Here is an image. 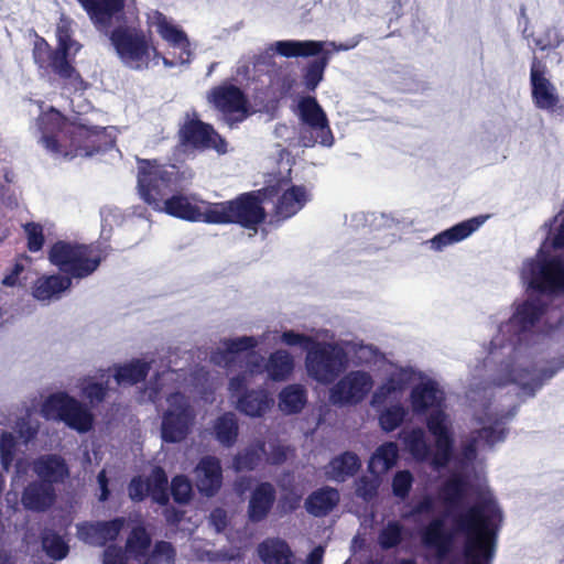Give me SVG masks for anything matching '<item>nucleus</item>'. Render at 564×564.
Segmentation results:
<instances>
[{"instance_id":"79ce46f5","label":"nucleus","mask_w":564,"mask_h":564,"mask_svg":"<svg viewBox=\"0 0 564 564\" xmlns=\"http://www.w3.org/2000/svg\"><path fill=\"white\" fill-rule=\"evenodd\" d=\"M306 402V390L301 384L286 386L279 393V408L285 414L300 413Z\"/></svg>"},{"instance_id":"39448f33","label":"nucleus","mask_w":564,"mask_h":564,"mask_svg":"<svg viewBox=\"0 0 564 564\" xmlns=\"http://www.w3.org/2000/svg\"><path fill=\"white\" fill-rule=\"evenodd\" d=\"M265 218L260 191L241 193L225 202L207 203L206 224H236L246 229H256Z\"/></svg>"},{"instance_id":"f03ea898","label":"nucleus","mask_w":564,"mask_h":564,"mask_svg":"<svg viewBox=\"0 0 564 564\" xmlns=\"http://www.w3.org/2000/svg\"><path fill=\"white\" fill-rule=\"evenodd\" d=\"M455 530L465 535L464 557L466 564H491L502 512L491 498L475 502L465 512L453 516Z\"/></svg>"},{"instance_id":"f3484780","label":"nucleus","mask_w":564,"mask_h":564,"mask_svg":"<svg viewBox=\"0 0 564 564\" xmlns=\"http://www.w3.org/2000/svg\"><path fill=\"white\" fill-rule=\"evenodd\" d=\"M128 496L133 502H142L147 497L159 506H167L170 502L169 478L161 466H154L147 478L133 476L127 487Z\"/></svg>"},{"instance_id":"6e6d98bb","label":"nucleus","mask_w":564,"mask_h":564,"mask_svg":"<svg viewBox=\"0 0 564 564\" xmlns=\"http://www.w3.org/2000/svg\"><path fill=\"white\" fill-rule=\"evenodd\" d=\"M403 389V381L401 379H395L393 377L388 378V380L379 386L377 390L373 392L371 398V405L377 408L383 404L387 399Z\"/></svg>"},{"instance_id":"69168bd1","label":"nucleus","mask_w":564,"mask_h":564,"mask_svg":"<svg viewBox=\"0 0 564 564\" xmlns=\"http://www.w3.org/2000/svg\"><path fill=\"white\" fill-rule=\"evenodd\" d=\"M478 438L485 441L488 445H494L505 438V431L497 430L494 426H485L478 431Z\"/></svg>"},{"instance_id":"ea45409f","label":"nucleus","mask_w":564,"mask_h":564,"mask_svg":"<svg viewBox=\"0 0 564 564\" xmlns=\"http://www.w3.org/2000/svg\"><path fill=\"white\" fill-rule=\"evenodd\" d=\"M398 457L399 448L397 443L386 442L371 455L368 469L372 474H384L397 464Z\"/></svg>"},{"instance_id":"7ed1b4c3","label":"nucleus","mask_w":564,"mask_h":564,"mask_svg":"<svg viewBox=\"0 0 564 564\" xmlns=\"http://www.w3.org/2000/svg\"><path fill=\"white\" fill-rule=\"evenodd\" d=\"M410 402L412 411L416 415L425 414L433 409L426 417V427L435 438V452L431 463L435 468L447 466L454 453V437L448 416L442 409L443 392L435 381L421 382L412 388Z\"/></svg>"},{"instance_id":"f257e3e1","label":"nucleus","mask_w":564,"mask_h":564,"mask_svg":"<svg viewBox=\"0 0 564 564\" xmlns=\"http://www.w3.org/2000/svg\"><path fill=\"white\" fill-rule=\"evenodd\" d=\"M189 177L175 164L138 159V189L145 204L175 218L206 223L208 202H203L202 208L182 194Z\"/></svg>"},{"instance_id":"0eeeda50","label":"nucleus","mask_w":564,"mask_h":564,"mask_svg":"<svg viewBox=\"0 0 564 564\" xmlns=\"http://www.w3.org/2000/svg\"><path fill=\"white\" fill-rule=\"evenodd\" d=\"M41 414L45 420L63 422L78 433L89 432L95 422L90 409L66 392L50 394L42 403Z\"/></svg>"},{"instance_id":"393cba45","label":"nucleus","mask_w":564,"mask_h":564,"mask_svg":"<svg viewBox=\"0 0 564 564\" xmlns=\"http://www.w3.org/2000/svg\"><path fill=\"white\" fill-rule=\"evenodd\" d=\"M484 217H473L435 235L429 240L431 249L442 251L444 248L460 242L475 232L484 223Z\"/></svg>"},{"instance_id":"13d9d810","label":"nucleus","mask_w":564,"mask_h":564,"mask_svg":"<svg viewBox=\"0 0 564 564\" xmlns=\"http://www.w3.org/2000/svg\"><path fill=\"white\" fill-rule=\"evenodd\" d=\"M176 557V550L171 542L158 541L155 542L151 553L150 561L154 564H174Z\"/></svg>"},{"instance_id":"c756f323","label":"nucleus","mask_w":564,"mask_h":564,"mask_svg":"<svg viewBox=\"0 0 564 564\" xmlns=\"http://www.w3.org/2000/svg\"><path fill=\"white\" fill-rule=\"evenodd\" d=\"M339 500V491L336 488L325 486L311 492L304 506L310 514L325 517L334 510Z\"/></svg>"},{"instance_id":"4d7b16f0","label":"nucleus","mask_w":564,"mask_h":564,"mask_svg":"<svg viewBox=\"0 0 564 564\" xmlns=\"http://www.w3.org/2000/svg\"><path fill=\"white\" fill-rule=\"evenodd\" d=\"M414 477L408 469L399 470L392 478V492L400 499H405L412 489Z\"/></svg>"},{"instance_id":"9d476101","label":"nucleus","mask_w":564,"mask_h":564,"mask_svg":"<svg viewBox=\"0 0 564 564\" xmlns=\"http://www.w3.org/2000/svg\"><path fill=\"white\" fill-rule=\"evenodd\" d=\"M169 408L164 411L161 422V438L174 444L184 441L192 431L196 413L183 392L175 391L166 397Z\"/></svg>"},{"instance_id":"49530a36","label":"nucleus","mask_w":564,"mask_h":564,"mask_svg":"<svg viewBox=\"0 0 564 564\" xmlns=\"http://www.w3.org/2000/svg\"><path fill=\"white\" fill-rule=\"evenodd\" d=\"M41 543L47 556L55 561L65 558L69 552L68 544L52 529H45L42 532Z\"/></svg>"},{"instance_id":"09e8293b","label":"nucleus","mask_w":564,"mask_h":564,"mask_svg":"<svg viewBox=\"0 0 564 564\" xmlns=\"http://www.w3.org/2000/svg\"><path fill=\"white\" fill-rule=\"evenodd\" d=\"M408 411L401 404H393L380 412L378 421L382 431L390 433L404 422Z\"/></svg>"},{"instance_id":"423d86ee","label":"nucleus","mask_w":564,"mask_h":564,"mask_svg":"<svg viewBox=\"0 0 564 564\" xmlns=\"http://www.w3.org/2000/svg\"><path fill=\"white\" fill-rule=\"evenodd\" d=\"M107 34L121 62L132 69H147L151 62V53L158 54L151 36L140 26L120 24L112 30L109 29Z\"/></svg>"},{"instance_id":"2f4dec72","label":"nucleus","mask_w":564,"mask_h":564,"mask_svg":"<svg viewBox=\"0 0 564 564\" xmlns=\"http://www.w3.org/2000/svg\"><path fill=\"white\" fill-rule=\"evenodd\" d=\"M422 542L425 546L435 549L437 555H446L453 543V534L444 528V521L440 518L432 520L422 531Z\"/></svg>"},{"instance_id":"a18cd8bd","label":"nucleus","mask_w":564,"mask_h":564,"mask_svg":"<svg viewBox=\"0 0 564 564\" xmlns=\"http://www.w3.org/2000/svg\"><path fill=\"white\" fill-rule=\"evenodd\" d=\"M265 454V443L258 441L254 445L236 454L232 459V467L236 471H250L256 469Z\"/></svg>"},{"instance_id":"f704fd0d","label":"nucleus","mask_w":564,"mask_h":564,"mask_svg":"<svg viewBox=\"0 0 564 564\" xmlns=\"http://www.w3.org/2000/svg\"><path fill=\"white\" fill-rule=\"evenodd\" d=\"M150 369V362L142 359H132L127 364L116 365L113 378L120 386H134L147 379Z\"/></svg>"},{"instance_id":"dca6fc26","label":"nucleus","mask_w":564,"mask_h":564,"mask_svg":"<svg viewBox=\"0 0 564 564\" xmlns=\"http://www.w3.org/2000/svg\"><path fill=\"white\" fill-rule=\"evenodd\" d=\"M178 138L182 145L197 150H216L224 154L227 151L226 140L209 123L202 121L195 113L186 120L178 130Z\"/></svg>"},{"instance_id":"e433bc0d","label":"nucleus","mask_w":564,"mask_h":564,"mask_svg":"<svg viewBox=\"0 0 564 564\" xmlns=\"http://www.w3.org/2000/svg\"><path fill=\"white\" fill-rule=\"evenodd\" d=\"M215 440L224 447H232L239 435V423L235 413L225 412L213 423Z\"/></svg>"},{"instance_id":"774afa93","label":"nucleus","mask_w":564,"mask_h":564,"mask_svg":"<svg viewBox=\"0 0 564 564\" xmlns=\"http://www.w3.org/2000/svg\"><path fill=\"white\" fill-rule=\"evenodd\" d=\"M301 500V495L290 491L281 496L280 505L284 512H293L300 507Z\"/></svg>"},{"instance_id":"37998d69","label":"nucleus","mask_w":564,"mask_h":564,"mask_svg":"<svg viewBox=\"0 0 564 564\" xmlns=\"http://www.w3.org/2000/svg\"><path fill=\"white\" fill-rule=\"evenodd\" d=\"M155 25L160 36L171 46L182 50H186L189 46V41L186 33L170 22L163 13L158 12Z\"/></svg>"},{"instance_id":"6ab92c4d","label":"nucleus","mask_w":564,"mask_h":564,"mask_svg":"<svg viewBox=\"0 0 564 564\" xmlns=\"http://www.w3.org/2000/svg\"><path fill=\"white\" fill-rule=\"evenodd\" d=\"M372 386L370 373L362 370L350 371L333 387L330 399L334 403L358 404L367 397Z\"/></svg>"},{"instance_id":"20e7f679","label":"nucleus","mask_w":564,"mask_h":564,"mask_svg":"<svg viewBox=\"0 0 564 564\" xmlns=\"http://www.w3.org/2000/svg\"><path fill=\"white\" fill-rule=\"evenodd\" d=\"M47 258L65 276L82 280L98 270L106 254L95 243L57 240L51 246Z\"/></svg>"},{"instance_id":"a19ab883","label":"nucleus","mask_w":564,"mask_h":564,"mask_svg":"<svg viewBox=\"0 0 564 564\" xmlns=\"http://www.w3.org/2000/svg\"><path fill=\"white\" fill-rule=\"evenodd\" d=\"M264 369L273 381H284L294 369L293 357L286 350L278 349L269 356Z\"/></svg>"},{"instance_id":"a211bd4d","label":"nucleus","mask_w":564,"mask_h":564,"mask_svg":"<svg viewBox=\"0 0 564 564\" xmlns=\"http://www.w3.org/2000/svg\"><path fill=\"white\" fill-rule=\"evenodd\" d=\"M70 124H73V121H68L55 108L42 112L37 118V127L42 133L41 142L43 147L52 154L61 156L65 139L68 135L66 130Z\"/></svg>"},{"instance_id":"8fccbe9b","label":"nucleus","mask_w":564,"mask_h":564,"mask_svg":"<svg viewBox=\"0 0 564 564\" xmlns=\"http://www.w3.org/2000/svg\"><path fill=\"white\" fill-rule=\"evenodd\" d=\"M403 540V525L397 521H389L379 532L378 542L383 550L397 547Z\"/></svg>"},{"instance_id":"9b49d317","label":"nucleus","mask_w":564,"mask_h":564,"mask_svg":"<svg viewBox=\"0 0 564 564\" xmlns=\"http://www.w3.org/2000/svg\"><path fill=\"white\" fill-rule=\"evenodd\" d=\"M33 62L41 76H56L67 84L80 79V74L70 62L73 53L61 47H52L41 35L35 34L32 48Z\"/></svg>"},{"instance_id":"2eb2a0df","label":"nucleus","mask_w":564,"mask_h":564,"mask_svg":"<svg viewBox=\"0 0 564 564\" xmlns=\"http://www.w3.org/2000/svg\"><path fill=\"white\" fill-rule=\"evenodd\" d=\"M546 65L533 55L530 68L531 97L535 108L564 117V105L554 84L546 77Z\"/></svg>"},{"instance_id":"7c9ffc66","label":"nucleus","mask_w":564,"mask_h":564,"mask_svg":"<svg viewBox=\"0 0 564 564\" xmlns=\"http://www.w3.org/2000/svg\"><path fill=\"white\" fill-rule=\"evenodd\" d=\"M273 400L264 389L245 391L237 399V410L250 417H261L271 408Z\"/></svg>"},{"instance_id":"f8f14e48","label":"nucleus","mask_w":564,"mask_h":564,"mask_svg":"<svg viewBox=\"0 0 564 564\" xmlns=\"http://www.w3.org/2000/svg\"><path fill=\"white\" fill-rule=\"evenodd\" d=\"M347 364L345 350L336 344L315 341L308 349L305 366L308 375L321 383H332Z\"/></svg>"},{"instance_id":"4c0bfd02","label":"nucleus","mask_w":564,"mask_h":564,"mask_svg":"<svg viewBox=\"0 0 564 564\" xmlns=\"http://www.w3.org/2000/svg\"><path fill=\"white\" fill-rule=\"evenodd\" d=\"M257 345L258 340L252 336L226 339L224 341L225 349L215 352L212 359L217 365L224 364L229 367L234 362V355L252 351Z\"/></svg>"},{"instance_id":"680f3d73","label":"nucleus","mask_w":564,"mask_h":564,"mask_svg":"<svg viewBox=\"0 0 564 564\" xmlns=\"http://www.w3.org/2000/svg\"><path fill=\"white\" fill-rule=\"evenodd\" d=\"M282 343H284L288 346H300L304 348L306 351L314 345L316 341L314 338H312L308 335L295 333L294 330H285L282 333L281 336Z\"/></svg>"},{"instance_id":"ddd939ff","label":"nucleus","mask_w":564,"mask_h":564,"mask_svg":"<svg viewBox=\"0 0 564 564\" xmlns=\"http://www.w3.org/2000/svg\"><path fill=\"white\" fill-rule=\"evenodd\" d=\"M66 131L68 135L62 149L63 158H88L109 149L110 139L105 127L73 122Z\"/></svg>"},{"instance_id":"cd10ccee","label":"nucleus","mask_w":564,"mask_h":564,"mask_svg":"<svg viewBox=\"0 0 564 564\" xmlns=\"http://www.w3.org/2000/svg\"><path fill=\"white\" fill-rule=\"evenodd\" d=\"M34 470L41 481L46 484L62 482L68 476V467L63 457L47 454L39 457L34 463Z\"/></svg>"},{"instance_id":"e2e57ef3","label":"nucleus","mask_w":564,"mask_h":564,"mask_svg":"<svg viewBox=\"0 0 564 564\" xmlns=\"http://www.w3.org/2000/svg\"><path fill=\"white\" fill-rule=\"evenodd\" d=\"M356 494L366 501L371 500L378 494L377 481L367 476L360 477L357 482Z\"/></svg>"},{"instance_id":"b1692460","label":"nucleus","mask_w":564,"mask_h":564,"mask_svg":"<svg viewBox=\"0 0 564 564\" xmlns=\"http://www.w3.org/2000/svg\"><path fill=\"white\" fill-rule=\"evenodd\" d=\"M196 486L207 497L214 496L221 487L223 469L215 456L203 457L196 466Z\"/></svg>"},{"instance_id":"3c124183","label":"nucleus","mask_w":564,"mask_h":564,"mask_svg":"<svg viewBox=\"0 0 564 564\" xmlns=\"http://www.w3.org/2000/svg\"><path fill=\"white\" fill-rule=\"evenodd\" d=\"M57 47L73 53L75 56L82 48V44L73 39L72 21L61 19L56 26Z\"/></svg>"},{"instance_id":"72a5a7b5","label":"nucleus","mask_w":564,"mask_h":564,"mask_svg":"<svg viewBox=\"0 0 564 564\" xmlns=\"http://www.w3.org/2000/svg\"><path fill=\"white\" fill-rule=\"evenodd\" d=\"M328 467L329 471L327 474L329 478L343 482L358 473L361 462L356 453L346 451L333 457Z\"/></svg>"},{"instance_id":"338daca9","label":"nucleus","mask_w":564,"mask_h":564,"mask_svg":"<svg viewBox=\"0 0 564 564\" xmlns=\"http://www.w3.org/2000/svg\"><path fill=\"white\" fill-rule=\"evenodd\" d=\"M104 564H127V557L120 547L109 545L104 551Z\"/></svg>"},{"instance_id":"864d4df0","label":"nucleus","mask_w":564,"mask_h":564,"mask_svg":"<svg viewBox=\"0 0 564 564\" xmlns=\"http://www.w3.org/2000/svg\"><path fill=\"white\" fill-rule=\"evenodd\" d=\"M170 492L176 503H187L193 494L192 484L186 476L177 475L172 478Z\"/></svg>"},{"instance_id":"c9c22d12","label":"nucleus","mask_w":564,"mask_h":564,"mask_svg":"<svg viewBox=\"0 0 564 564\" xmlns=\"http://www.w3.org/2000/svg\"><path fill=\"white\" fill-rule=\"evenodd\" d=\"M468 488L469 484L462 475H453L442 484L440 496L448 511H453L460 506L467 496Z\"/></svg>"},{"instance_id":"1a4fd4ad","label":"nucleus","mask_w":564,"mask_h":564,"mask_svg":"<svg viewBox=\"0 0 564 564\" xmlns=\"http://www.w3.org/2000/svg\"><path fill=\"white\" fill-rule=\"evenodd\" d=\"M274 47L276 54L288 58L316 56L303 70V83L306 89L314 91L323 80L330 58L329 52H324V43L313 40H284L275 42Z\"/></svg>"},{"instance_id":"0e129e2a","label":"nucleus","mask_w":564,"mask_h":564,"mask_svg":"<svg viewBox=\"0 0 564 564\" xmlns=\"http://www.w3.org/2000/svg\"><path fill=\"white\" fill-rule=\"evenodd\" d=\"M289 447L284 446L280 443H274L270 445V452H265L267 463L270 465H282L288 459Z\"/></svg>"},{"instance_id":"4468645a","label":"nucleus","mask_w":564,"mask_h":564,"mask_svg":"<svg viewBox=\"0 0 564 564\" xmlns=\"http://www.w3.org/2000/svg\"><path fill=\"white\" fill-rule=\"evenodd\" d=\"M528 286L543 295H558L564 292V259L561 256L529 260Z\"/></svg>"},{"instance_id":"bf43d9fd","label":"nucleus","mask_w":564,"mask_h":564,"mask_svg":"<svg viewBox=\"0 0 564 564\" xmlns=\"http://www.w3.org/2000/svg\"><path fill=\"white\" fill-rule=\"evenodd\" d=\"M564 42L561 30L555 26L546 28L544 33L534 40L535 46L541 50H552L558 47Z\"/></svg>"},{"instance_id":"c85d7f7f","label":"nucleus","mask_w":564,"mask_h":564,"mask_svg":"<svg viewBox=\"0 0 564 564\" xmlns=\"http://www.w3.org/2000/svg\"><path fill=\"white\" fill-rule=\"evenodd\" d=\"M310 199V195L303 185H292L279 196L275 204V215L288 219L297 214Z\"/></svg>"},{"instance_id":"052dcab7","label":"nucleus","mask_w":564,"mask_h":564,"mask_svg":"<svg viewBox=\"0 0 564 564\" xmlns=\"http://www.w3.org/2000/svg\"><path fill=\"white\" fill-rule=\"evenodd\" d=\"M15 451V440L11 433L4 432L0 438V460L4 468L12 463Z\"/></svg>"},{"instance_id":"603ef678","label":"nucleus","mask_w":564,"mask_h":564,"mask_svg":"<svg viewBox=\"0 0 564 564\" xmlns=\"http://www.w3.org/2000/svg\"><path fill=\"white\" fill-rule=\"evenodd\" d=\"M109 387L108 382H97L87 379L83 383L82 393L91 406H97L106 400Z\"/></svg>"},{"instance_id":"5fc2aeb1","label":"nucleus","mask_w":564,"mask_h":564,"mask_svg":"<svg viewBox=\"0 0 564 564\" xmlns=\"http://www.w3.org/2000/svg\"><path fill=\"white\" fill-rule=\"evenodd\" d=\"M23 230L26 236V248L30 252H39L45 243L44 228L40 223L29 221Z\"/></svg>"},{"instance_id":"473e14b6","label":"nucleus","mask_w":564,"mask_h":564,"mask_svg":"<svg viewBox=\"0 0 564 564\" xmlns=\"http://www.w3.org/2000/svg\"><path fill=\"white\" fill-rule=\"evenodd\" d=\"M257 551L263 564H292L294 557L290 545L279 538L265 539Z\"/></svg>"},{"instance_id":"de8ad7c7","label":"nucleus","mask_w":564,"mask_h":564,"mask_svg":"<svg viewBox=\"0 0 564 564\" xmlns=\"http://www.w3.org/2000/svg\"><path fill=\"white\" fill-rule=\"evenodd\" d=\"M411 455L417 462H426L431 457V448L426 442L423 429H412L403 438Z\"/></svg>"},{"instance_id":"412c9836","label":"nucleus","mask_w":564,"mask_h":564,"mask_svg":"<svg viewBox=\"0 0 564 564\" xmlns=\"http://www.w3.org/2000/svg\"><path fill=\"white\" fill-rule=\"evenodd\" d=\"M209 101L224 115H246L248 111L246 94L232 84L214 87L209 93Z\"/></svg>"},{"instance_id":"aec40b11","label":"nucleus","mask_w":564,"mask_h":564,"mask_svg":"<svg viewBox=\"0 0 564 564\" xmlns=\"http://www.w3.org/2000/svg\"><path fill=\"white\" fill-rule=\"evenodd\" d=\"M126 524V518L117 517L108 521L84 522L78 525L82 541L95 546H105L116 541Z\"/></svg>"},{"instance_id":"5701e85b","label":"nucleus","mask_w":564,"mask_h":564,"mask_svg":"<svg viewBox=\"0 0 564 564\" xmlns=\"http://www.w3.org/2000/svg\"><path fill=\"white\" fill-rule=\"evenodd\" d=\"M276 499L274 486L269 481L258 484L251 491L247 517L250 522L259 523L268 518Z\"/></svg>"},{"instance_id":"a878e982","label":"nucleus","mask_w":564,"mask_h":564,"mask_svg":"<svg viewBox=\"0 0 564 564\" xmlns=\"http://www.w3.org/2000/svg\"><path fill=\"white\" fill-rule=\"evenodd\" d=\"M56 499L55 489L51 484L33 481L28 485L22 495L24 507L33 511H45Z\"/></svg>"},{"instance_id":"4be33fe9","label":"nucleus","mask_w":564,"mask_h":564,"mask_svg":"<svg viewBox=\"0 0 564 564\" xmlns=\"http://www.w3.org/2000/svg\"><path fill=\"white\" fill-rule=\"evenodd\" d=\"M100 32L108 33L112 18L124 9V0H78Z\"/></svg>"},{"instance_id":"58836bf2","label":"nucleus","mask_w":564,"mask_h":564,"mask_svg":"<svg viewBox=\"0 0 564 564\" xmlns=\"http://www.w3.org/2000/svg\"><path fill=\"white\" fill-rule=\"evenodd\" d=\"M72 286V281L64 274H53L39 279L33 289V296L40 301L51 300Z\"/></svg>"},{"instance_id":"c03bdc74","label":"nucleus","mask_w":564,"mask_h":564,"mask_svg":"<svg viewBox=\"0 0 564 564\" xmlns=\"http://www.w3.org/2000/svg\"><path fill=\"white\" fill-rule=\"evenodd\" d=\"M152 543L150 533L143 524L133 527L126 541V551L134 558H143L149 554Z\"/></svg>"},{"instance_id":"6e6552de","label":"nucleus","mask_w":564,"mask_h":564,"mask_svg":"<svg viewBox=\"0 0 564 564\" xmlns=\"http://www.w3.org/2000/svg\"><path fill=\"white\" fill-rule=\"evenodd\" d=\"M296 115L300 120V142L305 148L317 143L332 147L335 138L328 117L314 96H303L299 99Z\"/></svg>"},{"instance_id":"bb28decb","label":"nucleus","mask_w":564,"mask_h":564,"mask_svg":"<svg viewBox=\"0 0 564 564\" xmlns=\"http://www.w3.org/2000/svg\"><path fill=\"white\" fill-rule=\"evenodd\" d=\"M545 304L539 300H525L519 304L509 319V324L517 327V333H524L534 326L545 313Z\"/></svg>"}]
</instances>
